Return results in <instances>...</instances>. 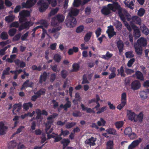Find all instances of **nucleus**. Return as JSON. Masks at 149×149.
<instances>
[{"mask_svg":"<svg viewBox=\"0 0 149 149\" xmlns=\"http://www.w3.org/2000/svg\"><path fill=\"white\" fill-rule=\"evenodd\" d=\"M106 123L104 120L102 118H100V120L97 122V124L99 126H104Z\"/></svg>","mask_w":149,"mask_h":149,"instance_id":"obj_49","label":"nucleus"},{"mask_svg":"<svg viewBox=\"0 0 149 149\" xmlns=\"http://www.w3.org/2000/svg\"><path fill=\"white\" fill-rule=\"evenodd\" d=\"M19 20L20 22H23L26 20L25 17L30 15V13L27 10H23L19 12Z\"/></svg>","mask_w":149,"mask_h":149,"instance_id":"obj_4","label":"nucleus"},{"mask_svg":"<svg viewBox=\"0 0 149 149\" xmlns=\"http://www.w3.org/2000/svg\"><path fill=\"white\" fill-rule=\"evenodd\" d=\"M17 30L15 29H11L8 31V33L11 36H13L15 35L16 32Z\"/></svg>","mask_w":149,"mask_h":149,"instance_id":"obj_50","label":"nucleus"},{"mask_svg":"<svg viewBox=\"0 0 149 149\" xmlns=\"http://www.w3.org/2000/svg\"><path fill=\"white\" fill-rule=\"evenodd\" d=\"M39 6V10L40 12L45 11L48 7V4L43 0H39L37 3Z\"/></svg>","mask_w":149,"mask_h":149,"instance_id":"obj_5","label":"nucleus"},{"mask_svg":"<svg viewBox=\"0 0 149 149\" xmlns=\"http://www.w3.org/2000/svg\"><path fill=\"white\" fill-rule=\"evenodd\" d=\"M84 29V26L83 25H81L78 27L76 30L77 32L79 33L83 31Z\"/></svg>","mask_w":149,"mask_h":149,"instance_id":"obj_62","label":"nucleus"},{"mask_svg":"<svg viewBox=\"0 0 149 149\" xmlns=\"http://www.w3.org/2000/svg\"><path fill=\"white\" fill-rule=\"evenodd\" d=\"M127 116L129 120L134 121L136 114L134 112L130 110H127Z\"/></svg>","mask_w":149,"mask_h":149,"instance_id":"obj_23","label":"nucleus"},{"mask_svg":"<svg viewBox=\"0 0 149 149\" xmlns=\"http://www.w3.org/2000/svg\"><path fill=\"white\" fill-rule=\"evenodd\" d=\"M125 73L127 74H130L134 72V70L127 67L125 68Z\"/></svg>","mask_w":149,"mask_h":149,"instance_id":"obj_58","label":"nucleus"},{"mask_svg":"<svg viewBox=\"0 0 149 149\" xmlns=\"http://www.w3.org/2000/svg\"><path fill=\"white\" fill-rule=\"evenodd\" d=\"M131 26L134 30V36L136 38L139 37L140 36V33L138 28L134 24H131Z\"/></svg>","mask_w":149,"mask_h":149,"instance_id":"obj_16","label":"nucleus"},{"mask_svg":"<svg viewBox=\"0 0 149 149\" xmlns=\"http://www.w3.org/2000/svg\"><path fill=\"white\" fill-rule=\"evenodd\" d=\"M37 0H27L26 3H22L23 8H31L37 2Z\"/></svg>","mask_w":149,"mask_h":149,"instance_id":"obj_6","label":"nucleus"},{"mask_svg":"<svg viewBox=\"0 0 149 149\" xmlns=\"http://www.w3.org/2000/svg\"><path fill=\"white\" fill-rule=\"evenodd\" d=\"M132 133V129L130 127L126 128L124 131V133L126 136H129Z\"/></svg>","mask_w":149,"mask_h":149,"instance_id":"obj_43","label":"nucleus"},{"mask_svg":"<svg viewBox=\"0 0 149 149\" xmlns=\"http://www.w3.org/2000/svg\"><path fill=\"white\" fill-rule=\"evenodd\" d=\"M108 29L107 31L110 38L116 35V32L114 31V29L112 26L108 27Z\"/></svg>","mask_w":149,"mask_h":149,"instance_id":"obj_17","label":"nucleus"},{"mask_svg":"<svg viewBox=\"0 0 149 149\" xmlns=\"http://www.w3.org/2000/svg\"><path fill=\"white\" fill-rule=\"evenodd\" d=\"M89 83V82L87 79L86 75V74H84L83 75V77L82 81L81 84H84Z\"/></svg>","mask_w":149,"mask_h":149,"instance_id":"obj_55","label":"nucleus"},{"mask_svg":"<svg viewBox=\"0 0 149 149\" xmlns=\"http://www.w3.org/2000/svg\"><path fill=\"white\" fill-rule=\"evenodd\" d=\"M137 44L141 46H145L147 44V41L146 39L144 38L141 37L137 40Z\"/></svg>","mask_w":149,"mask_h":149,"instance_id":"obj_14","label":"nucleus"},{"mask_svg":"<svg viewBox=\"0 0 149 149\" xmlns=\"http://www.w3.org/2000/svg\"><path fill=\"white\" fill-rule=\"evenodd\" d=\"M135 61V59L134 58L131 59L128 62L127 64V66L129 67H131Z\"/></svg>","mask_w":149,"mask_h":149,"instance_id":"obj_60","label":"nucleus"},{"mask_svg":"<svg viewBox=\"0 0 149 149\" xmlns=\"http://www.w3.org/2000/svg\"><path fill=\"white\" fill-rule=\"evenodd\" d=\"M7 129V127L5 125L4 123L0 122V134L3 135L6 133V132Z\"/></svg>","mask_w":149,"mask_h":149,"instance_id":"obj_15","label":"nucleus"},{"mask_svg":"<svg viewBox=\"0 0 149 149\" xmlns=\"http://www.w3.org/2000/svg\"><path fill=\"white\" fill-rule=\"evenodd\" d=\"M143 118V115L142 113H140L139 115H136L134 120V122L138 121L141 122L142 121Z\"/></svg>","mask_w":149,"mask_h":149,"instance_id":"obj_27","label":"nucleus"},{"mask_svg":"<svg viewBox=\"0 0 149 149\" xmlns=\"http://www.w3.org/2000/svg\"><path fill=\"white\" fill-rule=\"evenodd\" d=\"M47 75V73L44 72L41 74L40 77L39 82L41 84L43 83L46 80Z\"/></svg>","mask_w":149,"mask_h":149,"instance_id":"obj_26","label":"nucleus"},{"mask_svg":"<svg viewBox=\"0 0 149 149\" xmlns=\"http://www.w3.org/2000/svg\"><path fill=\"white\" fill-rule=\"evenodd\" d=\"M92 32H89L87 33L84 38V40L85 42H86L89 41L92 35Z\"/></svg>","mask_w":149,"mask_h":149,"instance_id":"obj_41","label":"nucleus"},{"mask_svg":"<svg viewBox=\"0 0 149 149\" xmlns=\"http://www.w3.org/2000/svg\"><path fill=\"white\" fill-rule=\"evenodd\" d=\"M58 10L59 8L58 7L52 9L50 13L49 14V16L50 17H51L54 15L58 12Z\"/></svg>","mask_w":149,"mask_h":149,"instance_id":"obj_37","label":"nucleus"},{"mask_svg":"<svg viewBox=\"0 0 149 149\" xmlns=\"http://www.w3.org/2000/svg\"><path fill=\"white\" fill-rule=\"evenodd\" d=\"M49 3L52 6L54 7L57 4L56 0H47Z\"/></svg>","mask_w":149,"mask_h":149,"instance_id":"obj_52","label":"nucleus"},{"mask_svg":"<svg viewBox=\"0 0 149 149\" xmlns=\"http://www.w3.org/2000/svg\"><path fill=\"white\" fill-rule=\"evenodd\" d=\"M33 24V22H28L25 23L24 24L21 25L19 28V30L21 31L24 29H28L29 27L32 26Z\"/></svg>","mask_w":149,"mask_h":149,"instance_id":"obj_11","label":"nucleus"},{"mask_svg":"<svg viewBox=\"0 0 149 149\" xmlns=\"http://www.w3.org/2000/svg\"><path fill=\"white\" fill-rule=\"evenodd\" d=\"M96 138L93 137L86 139L85 141L86 143L90 146H94L95 145V143Z\"/></svg>","mask_w":149,"mask_h":149,"instance_id":"obj_19","label":"nucleus"},{"mask_svg":"<svg viewBox=\"0 0 149 149\" xmlns=\"http://www.w3.org/2000/svg\"><path fill=\"white\" fill-rule=\"evenodd\" d=\"M81 4V1L80 0H74L73 5L75 7H78Z\"/></svg>","mask_w":149,"mask_h":149,"instance_id":"obj_61","label":"nucleus"},{"mask_svg":"<svg viewBox=\"0 0 149 149\" xmlns=\"http://www.w3.org/2000/svg\"><path fill=\"white\" fill-rule=\"evenodd\" d=\"M119 52L121 53L123 52L124 49V43L121 40H119L116 43Z\"/></svg>","mask_w":149,"mask_h":149,"instance_id":"obj_22","label":"nucleus"},{"mask_svg":"<svg viewBox=\"0 0 149 149\" xmlns=\"http://www.w3.org/2000/svg\"><path fill=\"white\" fill-rule=\"evenodd\" d=\"M36 112L37 114V116L36 117V118L39 119L40 118H41V115L42 111L39 109H37L36 110Z\"/></svg>","mask_w":149,"mask_h":149,"instance_id":"obj_59","label":"nucleus"},{"mask_svg":"<svg viewBox=\"0 0 149 149\" xmlns=\"http://www.w3.org/2000/svg\"><path fill=\"white\" fill-rule=\"evenodd\" d=\"M132 22L140 25L141 24V20L137 16H135L133 17L132 18Z\"/></svg>","mask_w":149,"mask_h":149,"instance_id":"obj_30","label":"nucleus"},{"mask_svg":"<svg viewBox=\"0 0 149 149\" xmlns=\"http://www.w3.org/2000/svg\"><path fill=\"white\" fill-rule=\"evenodd\" d=\"M61 29V26H58L56 28H53L52 29H49L48 30V33H53L60 30Z\"/></svg>","mask_w":149,"mask_h":149,"instance_id":"obj_31","label":"nucleus"},{"mask_svg":"<svg viewBox=\"0 0 149 149\" xmlns=\"http://www.w3.org/2000/svg\"><path fill=\"white\" fill-rule=\"evenodd\" d=\"M1 38L4 40L7 39L8 38V35L6 32H3L1 34Z\"/></svg>","mask_w":149,"mask_h":149,"instance_id":"obj_47","label":"nucleus"},{"mask_svg":"<svg viewBox=\"0 0 149 149\" xmlns=\"http://www.w3.org/2000/svg\"><path fill=\"white\" fill-rule=\"evenodd\" d=\"M33 105L31 102H28L24 104L23 105V107L25 110H27L29 107H31Z\"/></svg>","mask_w":149,"mask_h":149,"instance_id":"obj_39","label":"nucleus"},{"mask_svg":"<svg viewBox=\"0 0 149 149\" xmlns=\"http://www.w3.org/2000/svg\"><path fill=\"white\" fill-rule=\"evenodd\" d=\"M19 24L17 22H14L12 23L10 25V27H18Z\"/></svg>","mask_w":149,"mask_h":149,"instance_id":"obj_64","label":"nucleus"},{"mask_svg":"<svg viewBox=\"0 0 149 149\" xmlns=\"http://www.w3.org/2000/svg\"><path fill=\"white\" fill-rule=\"evenodd\" d=\"M70 143V141L68 139H64L61 141V143L63 145V146H67Z\"/></svg>","mask_w":149,"mask_h":149,"instance_id":"obj_48","label":"nucleus"},{"mask_svg":"<svg viewBox=\"0 0 149 149\" xmlns=\"http://www.w3.org/2000/svg\"><path fill=\"white\" fill-rule=\"evenodd\" d=\"M134 47L135 51L138 55H141L142 53V47L137 44H134Z\"/></svg>","mask_w":149,"mask_h":149,"instance_id":"obj_20","label":"nucleus"},{"mask_svg":"<svg viewBox=\"0 0 149 149\" xmlns=\"http://www.w3.org/2000/svg\"><path fill=\"white\" fill-rule=\"evenodd\" d=\"M141 29L142 32L145 35H147L149 33V30L145 25L143 24L141 26Z\"/></svg>","mask_w":149,"mask_h":149,"instance_id":"obj_29","label":"nucleus"},{"mask_svg":"<svg viewBox=\"0 0 149 149\" xmlns=\"http://www.w3.org/2000/svg\"><path fill=\"white\" fill-rule=\"evenodd\" d=\"M113 54H112L108 52H107L105 55H103L102 56V58L104 59H108L111 58Z\"/></svg>","mask_w":149,"mask_h":149,"instance_id":"obj_46","label":"nucleus"},{"mask_svg":"<svg viewBox=\"0 0 149 149\" xmlns=\"http://www.w3.org/2000/svg\"><path fill=\"white\" fill-rule=\"evenodd\" d=\"M40 23L41 24V25L35 27L33 29V31L34 32H35L37 29L40 28H41L42 29H43V28L44 27L47 28L49 24L46 21L44 20H42L40 22Z\"/></svg>","mask_w":149,"mask_h":149,"instance_id":"obj_7","label":"nucleus"},{"mask_svg":"<svg viewBox=\"0 0 149 149\" xmlns=\"http://www.w3.org/2000/svg\"><path fill=\"white\" fill-rule=\"evenodd\" d=\"M67 71L65 70H62L61 72V76L64 78H65L67 76Z\"/></svg>","mask_w":149,"mask_h":149,"instance_id":"obj_63","label":"nucleus"},{"mask_svg":"<svg viewBox=\"0 0 149 149\" xmlns=\"http://www.w3.org/2000/svg\"><path fill=\"white\" fill-rule=\"evenodd\" d=\"M15 16L13 15H10L5 17L6 21L8 23L10 22L13 21L15 19Z\"/></svg>","mask_w":149,"mask_h":149,"instance_id":"obj_35","label":"nucleus"},{"mask_svg":"<svg viewBox=\"0 0 149 149\" xmlns=\"http://www.w3.org/2000/svg\"><path fill=\"white\" fill-rule=\"evenodd\" d=\"M21 108V105L19 104H15L13 106V112L14 114H17V113L15 112L17 111L18 113Z\"/></svg>","mask_w":149,"mask_h":149,"instance_id":"obj_25","label":"nucleus"},{"mask_svg":"<svg viewBox=\"0 0 149 149\" xmlns=\"http://www.w3.org/2000/svg\"><path fill=\"white\" fill-rule=\"evenodd\" d=\"M17 145V144L15 141H11L8 143V147L10 148H14Z\"/></svg>","mask_w":149,"mask_h":149,"instance_id":"obj_51","label":"nucleus"},{"mask_svg":"<svg viewBox=\"0 0 149 149\" xmlns=\"http://www.w3.org/2000/svg\"><path fill=\"white\" fill-rule=\"evenodd\" d=\"M72 69L71 71L72 72H77L79 70L80 68V63H74L72 65Z\"/></svg>","mask_w":149,"mask_h":149,"instance_id":"obj_28","label":"nucleus"},{"mask_svg":"<svg viewBox=\"0 0 149 149\" xmlns=\"http://www.w3.org/2000/svg\"><path fill=\"white\" fill-rule=\"evenodd\" d=\"M106 149H113V142L112 140H109L106 143Z\"/></svg>","mask_w":149,"mask_h":149,"instance_id":"obj_32","label":"nucleus"},{"mask_svg":"<svg viewBox=\"0 0 149 149\" xmlns=\"http://www.w3.org/2000/svg\"><path fill=\"white\" fill-rule=\"evenodd\" d=\"M54 60L57 62H59L62 59L60 55L57 54L54 55L53 58Z\"/></svg>","mask_w":149,"mask_h":149,"instance_id":"obj_38","label":"nucleus"},{"mask_svg":"<svg viewBox=\"0 0 149 149\" xmlns=\"http://www.w3.org/2000/svg\"><path fill=\"white\" fill-rule=\"evenodd\" d=\"M141 86L140 82L138 80L133 81L131 84V88L133 90L138 89L140 88Z\"/></svg>","mask_w":149,"mask_h":149,"instance_id":"obj_10","label":"nucleus"},{"mask_svg":"<svg viewBox=\"0 0 149 149\" xmlns=\"http://www.w3.org/2000/svg\"><path fill=\"white\" fill-rule=\"evenodd\" d=\"M79 10L74 8H71L69 10L68 15V16H76L79 14Z\"/></svg>","mask_w":149,"mask_h":149,"instance_id":"obj_9","label":"nucleus"},{"mask_svg":"<svg viewBox=\"0 0 149 149\" xmlns=\"http://www.w3.org/2000/svg\"><path fill=\"white\" fill-rule=\"evenodd\" d=\"M134 0H125L124 1L125 4L132 9H133L134 5Z\"/></svg>","mask_w":149,"mask_h":149,"instance_id":"obj_21","label":"nucleus"},{"mask_svg":"<svg viewBox=\"0 0 149 149\" xmlns=\"http://www.w3.org/2000/svg\"><path fill=\"white\" fill-rule=\"evenodd\" d=\"M52 123V122L48 121L46 124L45 131L46 133L47 134H49L53 131L52 128L50 129Z\"/></svg>","mask_w":149,"mask_h":149,"instance_id":"obj_18","label":"nucleus"},{"mask_svg":"<svg viewBox=\"0 0 149 149\" xmlns=\"http://www.w3.org/2000/svg\"><path fill=\"white\" fill-rule=\"evenodd\" d=\"M111 10L109 7H108V5L107 6H105L103 7L101 10L102 13L105 15H107L111 13Z\"/></svg>","mask_w":149,"mask_h":149,"instance_id":"obj_24","label":"nucleus"},{"mask_svg":"<svg viewBox=\"0 0 149 149\" xmlns=\"http://www.w3.org/2000/svg\"><path fill=\"white\" fill-rule=\"evenodd\" d=\"M121 103L117 107V108L119 110L123 108L126 103L127 94L125 92H123L121 94Z\"/></svg>","mask_w":149,"mask_h":149,"instance_id":"obj_3","label":"nucleus"},{"mask_svg":"<svg viewBox=\"0 0 149 149\" xmlns=\"http://www.w3.org/2000/svg\"><path fill=\"white\" fill-rule=\"evenodd\" d=\"M124 124L123 121H120L116 122L115 123L116 127L118 128L119 129L123 126Z\"/></svg>","mask_w":149,"mask_h":149,"instance_id":"obj_53","label":"nucleus"},{"mask_svg":"<svg viewBox=\"0 0 149 149\" xmlns=\"http://www.w3.org/2000/svg\"><path fill=\"white\" fill-rule=\"evenodd\" d=\"M106 132L109 134L112 135H116V131L113 128H109L106 130Z\"/></svg>","mask_w":149,"mask_h":149,"instance_id":"obj_36","label":"nucleus"},{"mask_svg":"<svg viewBox=\"0 0 149 149\" xmlns=\"http://www.w3.org/2000/svg\"><path fill=\"white\" fill-rule=\"evenodd\" d=\"M145 13V10L143 8H140L138 11V15L140 16H142Z\"/></svg>","mask_w":149,"mask_h":149,"instance_id":"obj_57","label":"nucleus"},{"mask_svg":"<svg viewBox=\"0 0 149 149\" xmlns=\"http://www.w3.org/2000/svg\"><path fill=\"white\" fill-rule=\"evenodd\" d=\"M136 78L141 80H144V77L142 73L139 71H136L135 72Z\"/></svg>","mask_w":149,"mask_h":149,"instance_id":"obj_33","label":"nucleus"},{"mask_svg":"<svg viewBox=\"0 0 149 149\" xmlns=\"http://www.w3.org/2000/svg\"><path fill=\"white\" fill-rule=\"evenodd\" d=\"M33 85V83L32 81H30L29 80H27L24 83L21 89L23 90L26 88L32 87Z\"/></svg>","mask_w":149,"mask_h":149,"instance_id":"obj_13","label":"nucleus"},{"mask_svg":"<svg viewBox=\"0 0 149 149\" xmlns=\"http://www.w3.org/2000/svg\"><path fill=\"white\" fill-rule=\"evenodd\" d=\"M141 98L143 99L146 98L149 95V89H147L141 91L139 93Z\"/></svg>","mask_w":149,"mask_h":149,"instance_id":"obj_12","label":"nucleus"},{"mask_svg":"<svg viewBox=\"0 0 149 149\" xmlns=\"http://www.w3.org/2000/svg\"><path fill=\"white\" fill-rule=\"evenodd\" d=\"M114 25L117 29H120L122 27V24L121 23L118 21H116L114 23Z\"/></svg>","mask_w":149,"mask_h":149,"instance_id":"obj_42","label":"nucleus"},{"mask_svg":"<svg viewBox=\"0 0 149 149\" xmlns=\"http://www.w3.org/2000/svg\"><path fill=\"white\" fill-rule=\"evenodd\" d=\"M117 71L118 72V74L120 73V75L121 76L125 77V74L124 73V70L123 67L121 66L120 69H118Z\"/></svg>","mask_w":149,"mask_h":149,"instance_id":"obj_54","label":"nucleus"},{"mask_svg":"<svg viewBox=\"0 0 149 149\" xmlns=\"http://www.w3.org/2000/svg\"><path fill=\"white\" fill-rule=\"evenodd\" d=\"M69 133L70 132L68 130H66L63 131V129H61V133L60 134V136L63 135L64 136H65L69 134Z\"/></svg>","mask_w":149,"mask_h":149,"instance_id":"obj_56","label":"nucleus"},{"mask_svg":"<svg viewBox=\"0 0 149 149\" xmlns=\"http://www.w3.org/2000/svg\"><path fill=\"white\" fill-rule=\"evenodd\" d=\"M141 141L142 139L141 138H139L137 139L134 140L129 146L128 149H133L138 146L141 142Z\"/></svg>","mask_w":149,"mask_h":149,"instance_id":"obj_8","label":"nucleus"},{"mask_svg":"<svg viewBox=\"0 0 149 149\" xmlns=\"http://www.w3.org/2000/svg\"><path fill=\"white\" fill-rule=\"evenodd\" d=\"M108 6L111 10L115 11L116 10H120L118 12V14L121 20L123 21L127 29L130 31H132V28L128 23L125 21V16H128L129 15L127 11L124 9L121 10L120 6L117 3H114L113 4H109Z\"/></svg>","mask_w":149,"mask_h":149,"instance_id":"obj_1","label":"nucleus"},{"mask_svg":"<svg viewBox=\"0 0 149 149\" xmlns=\"http://www.w3.org/2000/svg\"><path fill=\"white\" fill-rule=\"evenodd\" d=\"M125 55L126 57L127 58H132L134 56L133 54V52L131 51L126 52L125 54Z\"/></svg>","mask_w":149,"mask_h":149,"instance_id":"obj_40","label":"nucleus"},{"mask_svg":"<svg viewBox=\"0 0 149 149\" xmlns=\"http://www.w3.org/2000/svg\"><path fill=\"white\" fill-rule=\"evenodd\" d=\"M76 124V123L74 122L68 123L66 124L65 128L69 129L73 127Z\"/></svg>","mask_w":149,"mask_h":149,"instance_id":"obj_45","label":"nucleus"},{"mask_svg":"<svg viewBox=\"0 0 149 149\" xmlns=\"http://www.w3.org/2000/svg\"><path fill=\"white\" fill-rule=\"evenodd\" d=\"M56 20L55 17L52 18L51 22V24L52 26H56L58 25V23L57 22Z\"/></svg>","mask_w":149,"mask_h":149,"instance_id":"obj_44","label":"nucleus"},{"mask_svg":"<svg viewBox=\"0 0 149 149\" xmlns=\"http://www.w3.org/2000/svg\"><path fill=\"white\" fill-rule=\"evenodd\" d=\"M65 22L66 26L69 28L74 27L77 23L76 19L71 16H67Z\"/></svg>","mask_w":149,"mask_h":149,"instance_id":"obj_2","label":"nucleus"},{"mask_svg":"<svg viewBox=\"0 0 149 149\" xmlns=\"http://www.w3.org/2000/svg\"><path fill=\"white\" fill-rule=\"evenodd\" d=\"M55 17L56 19V20L59 23L63 22L65 19L64 16L61 14H58Z\"/></svg>","mask_w":149,"mask_h":149,"instance_id":"obj_34","label":"nucleus"}]
</instances>
